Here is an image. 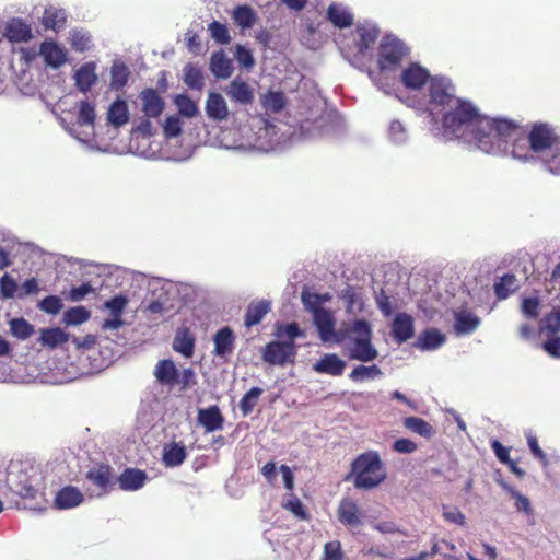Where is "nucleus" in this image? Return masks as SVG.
I'll use <instances>...</instances> for the list:
<instances>
[{
  "label": "nucleus",
  "instance_id": "nucleus-1",
  "mask_svg": "<svg viewBox=\"0 0 560 560\" xmlns=\"http://www.w3.org/2000/svg\"><path fill=\"white\" fill-rule=\"evenodd\" d=\"M440 115L441 132L445 140L458 139L488 154L506 153L509 140H516L520 132L514 121L482 116L465 100H459L458 104L452 105Z\"/></svg>",
  "mask_w": 560,
  "mask_h": 560
},
{
  "label": "nucleus",
  "instance_id": "nucleus-2",
  "mask_svg": "<svg viewBox=\"0 0 560 560\" xmlns=\"http://www.w3.org/2000/svg\"><path fill=\"white\" fill-rule=\"evenodd\" d=\"M7 490L22 499L44 497L45 477L39 465L31 459L11 460L5 474Z\"/></svg>",
  "mask_w": 560,
  "mask_h": 560
},
{
  "label": "nucleus",
  "instance_id": "nucleus-3",
  "mask_svg": "<svg viewBox=\"0 0 560 560\" xmlns=\"http://www.w3.org/2000/svg\"><path fill=\"white\" fill-rule=\"evenodd\" d=\"M516 128L520 130L517 139L509 140V149L504 155L511 154L514 159L521 161H528L533 159L535 153L538 158H541L548 150L560 140L555 133V130L548 124H536L533 126L530 132L526 136L524 130L514 122Z\"/></svg>",
  "mask_w": 560,
  "mask_h": 560
},
{
  "label": "nucleus",
  "instance_id": "nucleus-4",
  "mask_svg": "<svg viewBox=\"0 0 560 560\" xmlns=\"http://www.w3.org/2000/svg\"><path fill=\"white\" fill-rule=\"evenodd\" d=\"M408 54L409 48L396 36L386 35L383 37L378 48L380 70L377 72L370 70L368 73L377 89L386 95L392 94L394 90V78L386 73L394 70Z\"/></svg>",
  "mask_w": 560,
  "mask_h": 560
},
{
  "label": "nucleus",
  "instance_id": "nucleus-5",
  "mask_svg": "<svg viewBox=\"0 0 560 560\" xmlns=\"http://www.w3.org/2000/svg\"><path fill=\"white\" fill-rule=\"evenodd\" d=\"M350 476L357 489L370 490L386 479L384 464L376 451L360 454L351 465Z\"/></svg>",
  "mask_w": 560,
  "mask_h": 560
},
{
  "label": "nucleus",
  "instance_id": "nucleus-6",
  "mask_svg": "<svg viewBox=\"0 0 560 560\" xmlns=\"http://www.w3.org/2000/svg\"><path fill=\"white\" fill-rule=\"evenodd\" d=\"M429 112L432 120L460 100L455 95V86L446 77H432L429 81Z\"/></svg>",
  "mask_w": 560,
  "mask_h": 560
},
{
  "label": "nucleus",
  "instance_id": "nucleus-7",
  "mask_svg": "<svg viewBox=\"0 0 560 560\" xmlns=\"http://www.w3.org/2000/svg\"><path fill=\"white\" fill-rule=\"evenodd\" d=\"M295 355L296 346L294 341H270L262 350V360L271 365L284 366L288 363H292Z\"/></svg>",
  "mask_w": 560,
  "mask_h": 560
},
{
  "label": "nucleus",
  "instance_id": "nucleus-8",
  "mask_svg": "<svg viewBox=\"0 0 560 560\" xmlns=\"http://www.w3.org/2000/svg\"><path fill=\"white\" fill-rule=\"evenodd\" d=\"M372 326L366 319H355L352 324L343 329H338L336 335V343H350L357 340L372 338Z\"/></svg>",
  "mask_w": 560,
  "mask_h": 560
},
{
  "label": "nucleus",
  "instance_id": "nucleus-9",
  "mask_svg": "<svg viewBox=\"0 0 560 560\" xmlns=\"http://www.w3.org/2000/svg\"><path fill=\"white\" fill-rule=\"evenodd\" d=\"M225 93L232 102L241 106H248L254 103L255 90L242 78H234L225 88Z\"/></svg>",
  "mask_w": 560,
  "mask_h": 560
},
{
  "label": "nucleus",
  "instance_id": "nucleus-10",
  "mask_svg": "<svg viewBox=\"0 0 560 560\" xmlns=\"http://www.w3.org/2000/svg\"><path fill=\"white\" fill-rule=\"evenodd\" d=\"M85 477L97 489L94 495L102 497L112 486L113 468L107 464H97L86 471Z\"/></svg>",
  "mask_w": 560,
  "mask_h": 560
},
{
  "label": "nucleus",
  "instance_id": "nucleus-11",
  "mask_svg": "<svg viewBox=\"0 0 560 560\" xmlns=\"http://www.w3.org/2000/svg\"><path fill=\"white\" fill-rule=\"evenodd\" d=\"M348 357L360 362H372L378 357V351L372 342V338L346 343Z\"/></svg>",
  "mask_w": 560,
  "mask_h": 560
},
{
  "label": "nucleus",
  "instance_id": "nucleus-12",
  "mask_svg": "<svg viewBox=\"0 0 560 560\" xmlns=\"http://www.w3.org/2000/svg\"><path fill=\"white\" fill-rule=\"evenodd\" d=\"M415 335V325L412 317L407 313H398L392 324V336L394 340L401 345Z\"/></svg>",
  "mask_w": 560,
  "mask_h": 560
},
{
  "label": "nucleus",
  "instance_id": "nucleus-13",
  "mask_svg": "<svg viewBox=\"0 0 560 560\" xmlns=\"http://www.w3.org/2000/svg\"><path fill=\"white\" fill-rule=\"evenodd\" d=\"M313 322L322 341L328 342L332 340L336 342L337 330H335V319L328 310L325 308L314 313Z\"/></svg>",
  "mask_w": 560,
  "mask_h": 560
},
{
  "label": "nucleus",
  "instance_id": "nucleus-14",
  "mask_svg": "<svg viewBox=\"0 0 560 560\" xmlns=\"http://www.w3.org/2000/svg\"><path fill=\"white\" fill-rule=\"evenodd\" d=\"M205 110L208 118L217 122L226 120L230 114L226 101L217 92L208 93Z\"/></svg>",
  "mask_w": 560,
  "mask_h": 560
},
{
  "label": "nucleus",
  "instance_id": "nucleus-15",
  "mask_svg": "<svg viewBox=\"0 0 560 560\" xmlns=\"http://www.w3.org/2000/svg\"><path fill=\"white\" fill-rule=\"evenodd\" d=\"M480 325V318L469 310L460 308L454 312V331L457 336L469 335Z\"/></svg>",
  "mask_w": 560,
  "mask_h": 560
},
{
  "label": "nucleus",
  "instance_id": "nucleus-16",
  "mask_svg": "<svg viewBox=\"0 0 560 560\" xmlns=\"http://www.w3.org/2000/svg\"><path fill=\"white\" fill-rule=\"evenodd\" d=\"M96 62L89 61L77 69L73 79L80 92L88 93L97 83L98 77L96 74Z\"/></svg>",
  "mask_w": 560,
  "mask_h": 560
},
{
  "label": "nucleus",
  "instance_id": "nucleus-17",
  "mask_svg": "<svg viewBox=\"0 0 560 560\" xmlns=\"http://www.w3.org/2000/svg\"><path fill=\"white\" fill-rule=\"evenodd\" d=\"M429 71L419 63H410L401 72V82L409 90H419L429 81Z\"/></svg>",
  "mask_w": 560,
  "mask_h": 560
},
{
  "label": "nucleus",
  "instance_id": "nucleus-18",
  "mask_svg": "<svg viewBox=\"0 0 560 560\" xmlns=\"http://www.w3.org/2000/svg\"><path fill=\"white\" fill-rule=\"evenodd\" d=\"M156 381L164 386L174 387L179 381V371L174 361L170 359L160 360L153 372Z\"/></svg>",
  "mask_w": 560,
  "mask_h": 560
},
{
  "label": "nucleus",
  "instance_id": "nucleus-19",
  "mask_svg": "<svg viewBox=\"0 0 560 560\" xmlns=\"http://www.w3.org/2000/svg\"><path fill=\"white\" fill-rule=\"evenodd\" d=\"M347 363L336 353H326L313 365L317 373L340 376L343 374Z\"/></svg>",
  "mask_w": 560,
  "mask_h": 560
},
{
  "label": "nucleus",
  "instance_id": "nucleus-20",
  "mask_svg": "<svg viewBox=\"0 0 560 560\" xmlns=\"http://www.w3.org/2000/svg\"><path fill=\"white\" fill-rule=\"evenodd\" d=\"M147 480L148 475L145 471L138 468H126L119 475L117 482L124 491H137L144 486Z\"/></svg>",
  "mask_w": 560,
  "mask_h": 560
},
{
  "label": "nucleus",
  "instance_id": "nucleus-21",
  "mask_svg": "<svg viewBox=\"0 0 560 560\" xmlns=\"http://www.w3.org/2000/svg\"><path fill=\"white\" fill-rule=\"evenodd\" d=\"M213 354L219 358H226L234 350L235 336L233 330L228 326L219 329L213 337Z\"/></svg>",
  "mask_w": 560,
  "mask_h": 560
},
{
  "label": "nucleus",
  "instance_id": "nucleus-22",
  "mask_svg": "<svg viewBox=\"0 0 560 560\" xmlns=\"http://www.w3.org/2000/svg\"><path fill=\"white\" fill-rule=\"evenodd\" d=\"M209 69L217 79H229L233 73L232 60L225 55L223 49L212 52Z\"/></svg>",
  "mask_w": 560,
  "mask_h": 560
},
{
  "label": "nucleus",
  "instance_id": "nucleus-23",
  "mask_svg": "<svg viewBox=\"0 0 560 560\" xmlns=\"http://www.w3.org/2000/svg\"><path fill=\"white\" fill-rule=\"evenodd\" d=\"M83 493L73 486H66L55 497V506L59 510L73 509L83 502Z\"/></svg>",
  "mask_w": 560,
  "mask_h": 560
},
{
  "label": "nucleus",
  "instance_id": "nucleus-24",
  "mask_svg": "<svg viewBox=\"0 0 560 560\" xmlns=\"http://www.w3.org/2000/svg\"><path fill=\"white\" fill-rule=\"evenodd\" d=\"M197 419L206 432H214L223 428L224 419L217 405L199 409Z\"/></svg>",
  "mask_w": 560,
  "mask_h": 560
},
{
  "label": "nucleus",
  "instance_id": "nucleus-25",
  "mask_svg": "<svg viewBox=\"0 0 560 560\" xmlns=\"http://www.w3.org/2000/svg\"><path fill=\"white\" fill-rule=\"evenodd\" d=\"M40 56L46 65L57 69L67 61L66 51L54 42H45L40 45Z\"/></svg>",
  "mask_w": 560,
  "mask_h": 560
},
{
  "label": "nucleus",
  "instance_id": "nucleus-26",
  "mask_svg": "<svg viewBox=\"0 0 560 560\" xmlns=\"http://www.w3.org/2000/svg\"><path fill=\"white\" fill-rule=\"evenodd\" d=\"M357 33L359 35V42L357 44L358 51L361 55H365V52L374 45L380 31L375 24L365 22L357 26Z\"/></svg>",
  "mask_w": 560,
  "mask_h": 560
},
{
  "label": "nucleus",
  "instance_id": "nucleus-27",
  "mask_svg": "<svg viewBox=\"0 0 560 560\" xmlns=\"http://www.w3.org/2000/svg\"><path fill=\"white\" fill-rule=\"evenodd\" d=\"M4 36L10 42H27L32 37V30L21 19H11L5 25Z\"/></svg>",
  "mask_w": 560,
  "mask_h": 560
},
{
  "label": "nucleus",
  "instance_id": "nucleus-28",
  "mask_svg": "<svg viewBox=\"0 0 560 560\" xmlns=\"http://www.w3.org/2000/svg\"><path fill=\"white\" fill-rule=\"evenodd\" d=\"M140 98L143 103V112L145 116L156 118L164 108V102L158 92L153 89H145L141 92Z\"/></svg>",
  "mask_w": 560,
  "mask_h": 560
},
{
  "label": "nucleus",
  "instance_id": "nucleus-29",
  "mask_svg": "<svg viewBox=\"0 0 560 560\" xmlns=\"http://www.w3.org/2000/svg\"><path fill=\"white\" fill-rule=\"evenodd\" d=\"M271 303L267 300L253 301L249 303L245 314L244 324L246 327L258 325L270 312Z\"/></svg>",
  "mask_w": 560,
  "mask_h": 560
},
{
  "label": "nucleus",
  "instance_id": "nucleus-30",
  "mask_svg": "<svg viewBox=\"0 0 560 560\" xmlns=\"http://www.w3.org/2000/svg\"><path fill=\"white\" fill-rule=\"evenodd\" d=\"M446 341V337L440 330L430 328L424 330L416 342V347L422 351L436 350Z\"/></svg>",
  "mask_w": 560,
  "mask_h": 560
},
{
  "label": "nucleus",
  "instance_id": "nucleus-31",
  "mask_svg": "<svg viewBox=\"0 0 560 560\" xmlns=\"http://www.w3.org/2000/svg\"><path fill=\"white\" fill-rule=\"evenodd\" d=\"M174 351L185 358H191L195 350V337L187 328L178 329L173 339Z\"/></svg>",
  "mask_w": 560,
  "mask_h": 560
},
{
  "label": "nucleus",
  "instance_id": "nucleus-32",
  "mask_svg": "<svg viewBox=\"0 0 560 560\" xmlns=\"http://www.w3.org/2000/svg\"><path fill=\"white\" fill-rule=\"evenodd\" d=\"M338 518L339 521L349 526H358L361 524V518L359 515V506L351 499L341 500L338 508Z\"/></svg>",
  "mask_w": 560,
  "mask_h": 560
},
{
  "label": "nucleus",
  "instance_id": "nucleus-33",
  "mask_svg": "<svg viewBox=\"0 0 560 560\" xmlns=\"http://www.w3.org/2000/svg\"><path fill=\"white\" fill-rule=\"evenodd\" d=\"M107 120L114 127H121L129 120V109L127 102L124 100H116L108 108Z\"/></svg>",
  "mask_w": 560,
  "mask_h": 560
},
{
  "label": "nucleus",
  "instance_id": "nucleus-34",
  "mask_svg": "<svg viewBox=\"0 0 560 560\" xmlns=\"http://www.w3.org/2000/svg\"><path fill=\"white\" fill-rule=\"evenodd\" d=\"M129 75L128 67L121 60H114L110 67V90L120 91L127 84Z\"/></svg>",
  "mask_w": 560,
  "mask_h": 560
},
{
  "label": "nucleus",
  "instance_id": "nucleus-35",
  "mask_svg": "<svg viewBox=\"0 0 560 560\" xmlns=\"http://www.w3.org/2000/svg\"><path fill=\"white\" fill-rule=\"evenodd\" d=\"M183 81L190 89L201 91L205 86V75L198 66L187 63L183 68Z\"/></svg>",
  "mask_w": 560,
  "mask_h": 560
},
{
  "label": "nucleus",
  "instance_id": "nucleus-36",
  "mask_svg": "<svg viewBox=\"0 0 560 560\" xmlns=\"http://www.w3.org/2000/svg\"><path fill=\"white\" fill-rule=\"evenodd\" d=\"M327 18L339 28L348 27L353 22V16L348 9L336 3L329 5L327 10Z\"/></svg>",
  "mask_w": 560,
  "mask_h": 560
},
{
  "label": "nucleus",
  "instance_id": "nucleus-37",
  "mask_svg": "<svg viewBox=\"0 0 560 560\" xmlns=\"http://www.w3.org/2000/svg\"><path fill=\"white\" fill-rule=\"evenodd\" d=\"M187 457L185 446L172 443L164 446L163 463L166 467H177L184 463Z\"/></svg>",
  "mask_w": 560,
  "mask_h": 560
},
{
  "label": "nucleus",
  "instance_id": "nucleus-38",
  "mask_svg": "<svg viewBox=\"0 0 560 560\" xmlns=\"http://www.w3.org/2000/svg\"><path fill=\"white\" fill-rule=\"evenodd\" d=\"M67 14L63 9L55 8L52 5L45 9L43 15V24L46 28L59 31L66 24Z\"/></svg>",
  "mask_w": 560,
  "mask_h": 560
},
{
  "label": "nucleus",
  "instance_id": "nucleus-39",
  "mask_svg": "<svg viewBox=\"0 0 560 560\" xmlns=\"http://www.w3.org/2000/svg\"><path fill=\"white\" fill-rule=\"evenodd\" d=\"M382 376L383 372L376 364L357 365L349 374V378L354 383L377 380L381 378Z\"/></svg>",
  "mask_w": 560,
  "mask_h": 560
},
{
  "label": "nucleus",
  "instance_id": "nucleus-40",
  "mask_svg": "<svg viewBox=\"0 0 560 560\" xmlns=\"http://www.w3.org/2000/svg\"><path fill=\"white\" fill-rule=\"evenodd\" d=\"M518 289L517 279L512 273H505L494 283V293L498 299L504 300Z\"/></svg>",
  "mask_w": 560,
  "mask_h": 560
},
{
  "label": "nucleus",
  "instance_id": "nucleus-41",
  "mask_svg": "<svg viewBox=\"0 0 560 560\" xmlns=\"http://www.w3.org/2000/svg\"><path fill=\"white\" fill-rule=\"evenodd\" d=\"M387 139L394 145H404L407 143L409 136L405 125L398 120L393 119L387 128Z\"/></svg>",
  "mask_w": 560,
  "mask_h": 560
},
{
  "label": "nucleus",
  "instance_id": "nucleus-42",
  "mask_svg": "<svg viewBox=\"0 0 560 560\" xmlns=\"http://www.w3.org/2000/svg\"><path fill=\"white\" fill-rule=\"evenodd\" d=\"M68 340V335L59 327L42 330L39 341L49 348H55Z\"/></svg>",
  "mask_w": 560,
  "mask_h": 560
},
{
  "label": "nucleus",
  "instance_id": "nucleus-43",
  "mask_svg": "<svg viewBox=\"0 0 560 560\" xmlns=\"http://www.w3.org/2000/svg\"><path fill=\"white\" fill-rule=\"evenodd\" d=\"M539 159L550 173L560 175V139Z\"/></svg>",
  "mask_w": 560,
  "mask_h": 560
},
{
  "label": "nucleus",
  "instance_id": "nucleus-44",
  "mask_svg": "<svg viewBox=\"0 0 560 560\" xmlns=\"http://www.w3.org/2000/svg\"><path fill=\"white\" fill-rule=\"evenodd\" d=\"M340 298L345 301L349 313L357 314L363 310L362 296L352 287L342 290Z\"/></svg>",
  "mask_w": 560,
  "mask_h": 560
},
{
  "label": "nucleus",
  "instance_id": "nucleus-45",
  "mask_svg": "<svg viewBox=\"0 0 560 560\" xmlns=\"http://www.w3.org/2000/svg\"><path fill=\"white\" fill-rule=\"evenodd\" d=\"M404 425L408 430H410L421 436H424V438H430L434 433L432 425L429 422H427L425 420L418 418V417L405 418Z\"/></svg>",
  "mask_w": 560,
  "mask_h": 560
},
{
  "label": "nucleus",
  "instance_id": "nucleus-46",
  "mask_svg": "<svg viewBox=\"0 0 560 560\" xmlns=\"http://www.w3.org/2000/svg\"><path fill=\"white\" fill-rule=\"evenodd\" d=\"M9 324L11 334L20 340H26L35 331L34 326L22 317L11 319Z\"/></svg>",
  "mask_w": 560,
  "mask_h": 560
},
{
  "label": "nucleus",
  "instance_id": "nucleus-47",
  "mask_svg": "<svg viewBox=\"0 0 560 560\" xmlns=\"http://www.w3.org/2000/svg\"><path fill=\"white\" fill-rule=\"evenodd\" d=\"M78 108H79L78 116H77L78 124L80 126L93 127L95 117H96L95 106L89 101H81L78 104Z\"/></svg>",
  "mask_w": 560,
  "mask_h": 560
},
{
  "label": "nucleus",
  "instance_id": "nucleus-48",
  "mask_svg": "<svg viewBox=\"0 0 560 560\" xmlns=\"http://www.w3.org/2000/svg\"><path fill=\"white\" fill-rule=\"evenodd\" d=\"M264 393L260 387H252L241 399L240 409L244 417L253 412L260 395Z\"/></svg>",
  "mask_w": 560,
  "mask_h": 560
},
{
  "label": "nucleus",
  "instance_id": "nucleus-49",
  "mask_svg": "<svg viewBox=\"0 0 560 560\" xmlns=\"http://www.w3.org/2000/svg\"><path fill=\"white\" fill-rule=\"evenodd\" d=\"M174 103L179 114L187 118H192L199 113L197 104L186 94L177 95Z\"/></svg>",
  "mask_w": 560,
  "mask_h": 560
},
{
  "label": "nucleus",
  "instance_id": "nucleus-50",
  "mask_svg": "<svg viewBox=\"0 0 560 560\" xmlns=\"http://www.w3.org/2000/svg\"><path fill=\"white\" fill-rule=\"evenodd\" d=\"M91 316V313L84 306L71 307L63 313V323L72 326L80 325L86 322Z\"/></svg>",
  "mask_w": 560,
  "mask_h": 560
},
{
  "label": "nucleus",
  "instance_id": "nucleus-51",
  "mask_svg": "<svg viewBox=\"0 0 560 560\" xmlns=\"http://www.w3.org/2000/svg\"><path fill=\"white\" fill-rule=\"evenodd\" d=\"M261 104L266 110L279 113L285 105L284 95L281 92H268L261 97Z\"/></svg>",
  "mask_w": 560,
  "mask_h": 560
},
{
  "label": "nucleus",
  "instance_id": "nucleus-52",
  "mask_svg": "<svg viewBox=\"0 0 560 560\" xmlns=\"http://www.w3.org/2000/svg\"><path fill=\"white\" fill-rule=\"evenodd\" d=\"M233 19L236 22L237 25H240L243 28L252 27V25L255 22V14L254 11L247 7H237L234 10Z\"/></svg>",
  "mask_w": 560,
  "mask_h": 560
},
{
  "label": "nucleus",
  "instance_id": "nucleus-53",
  "mask_svg": "<svg viewBox=\"0 0 560 560\" xmlns=\"http://www.w3.org/2000/svg\"><path fill=\"white\" fill-rule=\"evenodd\" d=\"M71 46L77 51H85L91 46V36L82 30H72L70 32Z\"/></svg>",
  "mask_w": 560,
  "mask_h": 560
},
{
  "label": "nucleus",
  "instance_id": "nucleus-54",
  "mask_svg": "<svg viewBox=\"0 0 560 560\" xmlns=\"http://www.w3.org/2000/svg\"><path fill=\"white\" fill-rule=\"evenodd\" d=\"M208 30L211 34V37L218 43V44H229L231 40V36L229 33V30L226 25L213 21L209 24Z\"/></svg>",
  "mask_w": 560,
  "mask_h": 560
},
{
  "label": "nucleus",
  "instance_id": "nucleus-55",
  "mask_svg": "<svg viewBox=\"0 0 560 560\" xmlns=\"http://www.w3.org/2000/svg\"><path fill=\"white\" fill-rule=\"evenodd\" d=\"M62 306V301L57 295L46 296L38 303V307L43 312L51 315L58 314L61 311Z\"/></svg>",
  "mask_w": 560,
  "mask_h": 560
},
{
  "label": "nucleus",
  "instance_id": "nucleus-56",
  "mask_svg": "<svg viewBox=\"0 0 560 560\" xmlns=\"http://www.w3.org/2000/svg\"><path fill=\"white\" fill-rule=\"evenodd\" d=\"M276 336L278 338H288V341H294L295 338L304 336L296 323H290L288 325H279L277 327Z\"/></svg>",
  "mask_w": 560,
  "mask_h": 560
},
{
  "label": "nucleus",
  "instance_id": "nucleus-57",
  "mask_svg": "<svg viewBox=\"0 0 560 560\" xmlns=\"http://www.w3.org/2000/svg\"><path fill=\"white\" fill-rule=\"evenodd\" d=\"M234 57L240 66L245 69H252L255 65V59L252 51L243 45H237L235 47Z\"/></svg>",
  "mask_w": 560,
  "mask_h": 560
},
{
  "label": "nucleus",
  "instance_id": "nucleus-58",
  "mask_svg": "<svg viewBox=\"0 0 560 560\" xmlns=\"http://www.w3.org/2000/svg\"><path fill=\"white\" fill-rule=\"evenodd\" d=\"M127 304L128 299L125 295L119 294L106 301L104 306L110 312L112 316H121Z\"/></svg>",
  "mask_w": 560,
  "mask_h": 560
},
{
  "label": "nucleus",
  "instance_id": "nucleus-59",
  "mask_svg": "<svg viewBox=\"0 0 560 560\" xmlns=\"http://www.w3.org/2000/svg\"><path fill=\"white\" fill-rule=\"evenodd\" d=\"M18 292V283L9 275L0 278V293L3 299H12Z\"/></svg>",
  "mask_w": 560,
  "mask_h": 560
},
{
  "label": "nucleus",
  "instance_id": "nucleus-60",
  "mask_svg": "<svg viewBox=\"0 0 560 560\" xmlns=\"http://www.w3.org/2000/svg\"><path fill=\"white\" fill-rule=\"evenodd\" d=\"M301 300H302V303H303L305 310H307L312 314L316 313L317 311L325 310L324 307H322V305L319 303V294L318 293L303 291L301 294Z\"/></svg>",
  "mask_w": 560,
  "mask_h": 560
},
{
  "label": "nucleus",
  "instance_id": "nucleus-61",
  "mask_svg": "<svg viewBox=\"0 0 560 560\" xmlns=\"http://www.w3.org/2000/svg\"><path fill=\"white\" fill-rule=\"evenodd\" d=\"M163 130L166 138H175L182 133V120L177 116L166 118Z\"/></svg>",
  "mask_w": 560,
  "mask_h": 560
},
{
  "label": "nucleus",
  "instance_id": "nucleus-62",
  "mask_svg": "<svg viewBox=\"0 0 560 560\" xmlns=\"http://www.w3.org/2000/svg\"><path fill=\"white\" fill-rule=\"evenodd\" d=\"M539 305L540 301L537 296H528L523 300L521 308L526 317L534 319L538 316Z\"/></svg>",
  "mask_w": 560,
  "mask_h": 560
},
{
  "label": "nucleus",
  "instance_id": "nucleus-63",
  "mask_svg": "<svg viewBox=\"0 0 560 560\" xmlns=\"http://www.w3.org/2000/svg\"><path fill=\"white\" fill-rule=\"evenodd\" d=\"M443 517L448 523H453L460 526H464L466 524L465 515L457 508L443 505Z\"/></svg>",
  "mask_w": 560,
  "mask_h": 560
},
{
  "label": "nucleus",
  "instance_id": "nucleus-64",
  "mask_svg": "<svg viewBox=\"0 0 560 560\" xmlns=\"http://www.w3.org/2000/svg\"><path fill=\"white\" fill-rule=\"evenodd\" d=\"M541 330H548L550 334H557L560 330V313L551 312L548 314L540 326Z\"/></svg>",
  "mask_w": 560,
  "mask_h": 560
}]
</instances>
